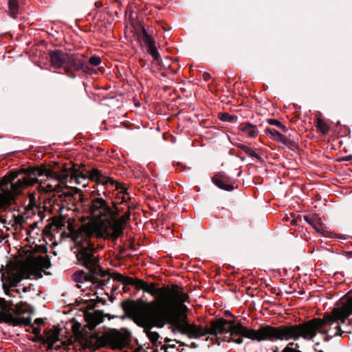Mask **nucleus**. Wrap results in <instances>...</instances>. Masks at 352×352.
<instances>
[{"label": "nucleus", "instance_id": "1", "mask_svg": "<svg viewBox=\"0 0 352 352\" xmlns=\"http://www.w3.org/2000/svg\"><path fill=\"white\" fill-rule=\"evenodd\" d=\"M352 314V298L340 307L334 308L331 314H325L322 318H313L307 322L292 325H281L272 327L263 325L258 329H248L241 323L234 324L233 321L221 318L212 321L210 326L203 327L194 323H189L183 335L189 338L196 339L205 336H218L223 333H229L230 338L236 344H241L243 338L241 336L250 338L252 340L261 342L265 340H298L300 338L306 340H313L318 333L327 334L328 330L326 325H331L340 321L344 324Z\"/></svg>", "mask_w": 352, "mask_h": 352}, {"label": "nucleus", "instance_id": "2", "mask_svg": "<svg viewBox=\"0 0 352 352\" xmlns=\"http://www.w3.org/2000/svg\"><path fill=\"white\" fill-rule=\"evenodd\" d=\"M144 292L157 296L150 302L128 300L123 302L124 311L136 324L148 325L155 322L157 325L170 324L173 330L184 334L189 327L187 307L184 305L188 296L183 288L174 285L171 289L157 288L155 283H147Z\"/></svg>", "mask_w": 352, "mask_h": 352}, {"label": "nucleus", "instance_id": "3", "mask_svg": "<svg viewBox=\"0 0 352 352\" xmlns=\"http://www.w3.org/2000/svg\"><path fill=\"white\" fill-rule=\"evenodd\" d=\"M19 175V173L12 172L1 179L0 208L8 206L25 188L37 182L39 183L38 190L41 192H62L65 197H69L71 194L65 191L67 182L80 184L81 179L85 180L86 178L102 184L110 182V177L104 175L98 169L86 170L83 173L80 168L77 169L74 165L71 166L63 165L60 173L40 168H30L24 177L19 179L16 183H12Z\"/></svg>", "mask_w": 352, "mask_h": 352}, {"label": "nucleus", "instance_id": "4", "mask_svg": "<svg viewBox=\"0 0 352 352\" xmlns=\"http://www.w3.org/2000/svg\"><path fill=\"white\" fill-rule=\"evenodd\" d=\"M91 220L72 233L75 243L92 241L93 237L104 239L110 236V207L102 198L94 199L89 207Z\"/></svg>", "mask_w": 352, "mask_h": 352}, {"label": "nucleus", "instance_id": "5", "mask_svg": "<svg viewBox=\"0 0 352 352\" xmlns=\"http://www.w3.org/2000/svg\"><path fill=\"white\" fill-rule=\"evenodd\" d=\"M78 247L77 258L79 263L85 266L89 273L82 270L76 272L73 275L74 280L77 283V286L83 292L90 291L96 293L95 289L98 286V283L95 281V276L104 277L109 274V270H103L98 264V260L94 256V243L93 241H84L82 243H76Z\"/></svg>", "mask_w": 352, "mask_h": 352}, {"label": "nucleus", "instance_id": "6", "mask_svg": "<svg viewBox=\"0 0 352 352\" xmlns=\"http://www.w3.org/2000/svg\"><path fill=\"white\" fill-rule=\"evenodd\" d=\"M104 316L98 310L87 311L85 313L86 324L82 327L77 321L72 323V329L78 340L85 343V345L92 349H96L110 344V330L102 333H94L91 331L103 321Z\"/></svg>", "mask_w": 352, "mask_h": 352}, {"label": "nucleus", "instance_id": "7", "mask_svg": "<svg viewBox=\"0 0 352 352\" xmlns=\"http://www.w3.org/2000/svg\"><path fill=\"white\" fill-rule=\"evenodd\" d=\"M111 241L120 237L130 218V210L127 201L130 199L126 188L122 184L111 178Z\"/></svg>", "mask_w": 352, "mask_h": 352}, {"label": "nucleus", "instance_id": "8", "mask_svg": "<svg viewBox=\"0 0 352 352\" xmlns=\"http://www.w3.org/2000/svg\"><path fill=\"white\" fill-rule=\"evenodd\" d=\"M50 267V260L42 256L36 257L31 263L10 262L6 266V271L1 273V278L2 281L6 280L10 285L15 286L22 279L28 278L34 267L44 270Z\"/></svg>", "mask_w": 352, "mask_h": 352}, {"label": "nucleus", "instance_id": "9", "mask_svg": "<svg viewBox=\"0 0 352 352\" xmlns=\"http://www.w3.org/2000/svg\"><path fill=\"white\" fill-rule=\"evenodd\" d=\"M29 309L27 305L17 304L14 309V311L10 312L5 300L0 298V322L8 323L13 326H30L32 328V333L38 335L41 329L32 324Z\"/></svg>", "mask_w": 352, "mask_h": 352}, {"label": "nucleus", "instance_id": "10", "mask_svg": "<svg viewBox=\"0 0 352 352\" xmlns=\"http://www.w3.org/2000/svg\"><path fill=\"white\" fill-rule=\"evenodd\" d=\"M49 54L50 63L53 67L56 69L63 67L67 72L72 71L76 54H67L60 50H54L51 51Z\"/></svg>", "mask_w": 352, "mask_h": 352}, {"label": "nucleus", "instance_id": "11", "mask_svg": "<svg viewBox=\"0 0 352 352\" xmlns=\"http://www.w3.org/2000/svg\"><path fill=\"white\" fill-rule=\"evenodd\" d=\"M131 342V333L125 329L117 330L111 329V349H122L129 345Z\"/></svg>", "mask_w": 352, "mask_h": 352}, {"label": "nucleus", "instance_id": "12", "mask_svg": "<svg viewBox=\"0 0 352 352\" xmlns=\"http://www.w3.org/2000/svg\"><path fill=\"white\" fill-rule=\"evenodd\" d=\"M111 279H113V280L120 282L123 284L134 285L138 288L141 289L143 291H144V289L146 285V282L144 281L143 280H134L132 278L126 277L122 275L121 274L117 273L116 272H111Z\"/></svg>", "mask_w": 352, "mask_h": 352}, {"label": "nucleus", "instance_id": "13", "mask_svg": "<svg viewBox=\"0 0 352 352\" xmlns=\"http://www.w3.org/2000/svg\"><path fill=\"white\" fill-rule=\"evenodd\" d=\"M86 63L82 54H76L74 62L73 63L72 71L82 70L87 74H93L96 72V69Z\"/></svg>", "mask_w": 352, "mask_h": 352}, {"label": "nucleus", "instance_id": "14", "mask_svg": "<svg viewBox=\"0 0 352 352\" xmlns=\"http://www.w3.org/2000/svg\"><path fill=\"white\" fill-rule=\"evenodd\" d=\"M142 39L147 48L148 53L153 58L154 60L159 61L160 56L155 47V42L154 39L147 34L144 29H143Z\"/></svg>", "mask_w": 352, "mask_h": 352}, {"label": "nucleus", "instance_id": "15", "mask_svg": "<svg viewBox=\"0 0 352 352\" xmlns=\"http://www.w3.org/2000/svg\"><path fill=\"white\" fill-rule=\"evenodd\" d=\"M305 221L309 223L317 232L323 234L324 224L322 218L318 214H312L304 216Z\"/></svg>", "mask_w": 352, "mask_h": 352}, {"label": "nucleus", "instance_id": "16", "mask_svg": "<svg viewBox=\"0 0 352 352\" xmlns=\"http://www.w3.org/2000/svg\"><path fill=\"white\" fill-rule=\"evenodd\" d=\"M212 181L215 185L223 190L230 191L234 188L230 178L223 174H216L213 177Z\"/></svg>", "mask_w": 352, "mask_h": 352}, {"label": "nucleus", "instance_id": "17", "mask_svg": "<svg viewBox=\"0 0 352 352\" xmlns=\"http://www.w3.org/2000/svg\"><path fill=\"white\" fill-rule=\"evenodd\" d=\"M238 128L239 130H240L243 133L248 135L249 138H255L258 135V133L257 126L250 122L241 123L239 125Z\"/></svg>", "mask_w": 352, "mask_h": 352}, {"label": "nucleus", "instance_id": "18", "mask_svg": "<svg viewBox=\"0 0 352 352\" xmlns=\"http://www.w3.org/2000/svg\"><path fill=\"white\" fill-rule=\"evenodd\" d=\"M138 324L139 326H141L144 328V331L146 332V336L148 338V339L150 340V341L152 342L153 344H156V342H157V340L160 338V336L157 332L153 331L152 328L154 326L157 327H162L164 325L160 326V325L156 324L155 322H151L148 325H142L140 324Z\"/></svg>", "mask_w": 352, "mask_h": 352}, {"label": "nucleus", "instance_id": "19", "mask_svg": "<svg viewBox=\"0 0 352 352\" xmlns=\"http://www.w3.org/2000/svg\"><path fill=\"white\" fill-rule=\"evenodd\" d=\"M8 14L13 19H16L19 14V5L18 0H8Z\"/></svg>", "mask_w": 352, "mask_h": 352}, {"label": "nucleus", "instance_id": "20", "mask_svg": "<svg viewBox=\"0 0 352 352\" xmlns=\"http://www.w3.org/2000/svg\"><path fill=\"white\" fill-rule=\"evenodd\" d=\"M278 142L283 144L287 148L294 150L296 148V144L294 141L292 140L289 138L281 134L276 140Z\"/></svg>", "mask_w": 352, "mask_h": 352}, {"label": "nucleus", "instance_id": "21", "mask_svg": "<svg viewBox=\"0 0 352 352\" xmlns=\"http://www.w3.org/2000/svg\"><path fill=\"white\" fill-rule=\"evenodd\" d=\"M241 151H243L244 153H245L247 155H248L250 157L258 158V155L257 154L256 149L253 147H251L249 145L246 144H241L239 146Z\"/></svg>", "mask_w": 352, "mask_h": 352}, {"label": "nucleus", "instance_id": "22", "mask_svg": "<svg viewBox=\"0 0 352 352\" xmlns=\"http://www.w3.org/2000/svg\"><path fill=\"white\" fill-rule=\"evenodd\" d=\"M316 127L319 131H320L323 134H325L329 131V126L327 123L321 118H317L316 120Z\"/></svg>", "mask_w": 352, "mask_h": 352}, {"label": "nucleus", "instance_id": "23", "mask_svg": "<svg viewBox=\"0 0 352 352\" xmlns=\"http://www.w3.org/2000/svg\"><path fill=\"white\" fill-rule=\"evenodd\" d=\"M65 219L63 217H54L52 219V226L56 227V229H61L65 226Z\"/></svg>", "mask_w": 352, "mask_h": 352}, {"label": "nucleus", "instance_id": "24", "mask_svg": "<svg viewBox=\"0 0 352 352\" xmlns=\"http://www.w3.org/2000/svg\"><path fill=\"white\" fill-rule=\"evenodd\" d=\"M220 119L224 122L234 123L236 122L238 118L236 116L230 115L228 113H223L221 115Z\"/></svg>", "mask_w": 352, "mask_h": 352}, {"label": "nucleus", "instance_id": "25", "mask_svg": "<svg viewBox=\"0 0 352 352\" xmlns=\"http://www.w3.org/2000/svg\"><path fill=\"white\" fill-rule=\"evenodd\" d=\"M47 340L49 342V345L51 347H54L55 344L58 341V333L56 332H53L52 336L47 337Z\"/></svg>", "mask_w": 352, "mask_h": 352}, {"label": "nucleus", "instance_id": "26", "mask_svg": "<svg viewBox=\"0 0 352 352\" xmlns=\"http://www.w3.org/2000/svg\"><path fill=\"white\" fill-rule=\"evenodd\" d=\"M101 63V58L99 56H93L89 59V64L92 67H97Z\"/></svg>", "mask_w": 352, "mask_h": 352}, {"label": "nucleus", "instance_id": "27", "mask_svg": "<svg viewBox=\"0 0 352 352\" xmlns=\"http://www.w3.org/2000/svg\"><path fill=\"white\" fill-rule=\"evenodd\" d=\"M265 132L267 133H270L275 140H276V139L281 135V133L277 130L271 128H267L265 129Z\"/></svg>", "mask_w": 352, "mask_h": 352}, {"label": "nucleus", "instance_id": "28", "mask_svg": "<svg viewBox=\"0 0 352 352\" xmlns=\"http://www.w3.org/2000/svg\"><path fill=\"white\" fill-rule=\"evenodd\" d=\"M294 342H289L287 346L283 350V352H302L298 349H294L292 346H294ZM319 352H323L322 351H320Z\"/></svg>", "mask_w": 352, "mask_h": 352}, {"label": "nucleus", "instance_id": "29", "mask_svg": "<svg viewBox=\"0 0 352 352\" xmlns=\"http://www.w3.org/2000/svg\"><path fill=\"white\" fill-rule=\"evenodd\" d=\"M268 123L271 125H274L278 127H279L281 124V122L280 121L275 120V119H270L268 120Z\"/></svg>", "mask_w": 352, "mask_h": 352}, {"label": "nucleus", "instance_id": "30", "mask_svg": "<svg viewBox=\"0 0 352 352\" xmlns=\"http://www.w3.org/2000/svg\"><path fill=\"white\" fill-rule=\"evenodd\" d=\"M335 329H336V332L333 333V336L341 335V333H340V332H341L340 327L339 325H337Z\"/></svg>", "mask_w": 352, "mask_h": 352}, {"label": "nucleus", "instance_id": "31", "mask_svg": "<svg viewBox=\"0 0 352 352\" xmlns=\"http://www.w3.org/2000/svg\"><path fill=\"white\" fill-rule=\"evenodd\" d=\"M210 77H211V76H210V74H208V73H207V72H205V73H204V74H203V78H204V80L205 81H208V80H210Z\"/></svg>", "mask_w": 352, "mask_h": 352}, {"label": "nucleus", "instance_id": "32", "mask_svg": "<svg viewBox=\"0 0 352 352\" xmlns=\"http://www.w3.org/2000/svg\"><path fill=\"white\" fill-rule=\"evenodd\" d=\"M43 319H41V318H36V319L35 320V321H34V324H34V325H35V324L40 325L41 324H42V323H43Z\"/></svg>", "mask_w": 352, "mask_h": 352}, {"label": "nucleus", "instance_id": "33", "mask_svg": "<svg viewBox=\"0 0 352 352\" xmlns=\"http://www.w3.org/2000/svg\"><path fill=\"white\" fill-rule=\"evenodd\" d=\"M123 100H124V97L122 94H120L119 96H118V98L116 99V100L120 103H122L123 102Z\"/></svg>", "mask_w": 352, "mask_h": 352}, {"label": "nucleus", "instance_id": "34", "mask_svg": "<svg viewBox=\"0 0 352 352\" xmlns=\"http://www.w3.org/2000/svg\"><path fill=\"white\" fill-rule=\"evenodd\" d=\"M278 128L281 129L284 132L287 131V128L285 125H283L282 123Z\"/></svg>", "mask_w": 352, "mask_h": 352}, {"label": "nucleus", "instance_id": "35", "mask_svg": "<svg viewBox=\"0 0 352 352\" xmlns=\"http://www.w3.org/2000/svg\"><path fill=\"white\" fill-rule=\"evenodd\" d=\"M105 316L108 317V318L110 319V315L107 314Z\"/></svg>", "mask_w": 352, "mask_h": 352}, {"label": "nucleus", "instance_id": "36", "mask_svg": "<svg viewBox=\"0 0 352 352\" xmlns=\"http://www.w3.org/2000/svg\"><path fill=\"white\" fill-rule=\"evenodd\" d=\"M114 1L118 3H119L118 0H114Z\"/></svg>", "mask_w": 352, "mask_h": 352}, {"label": "nucleus", "instance_id": "37", "mask_svg": "<svg viewBox=\"0 0 352 352\" xmlns=\"http://www.w3.org/2000/svg\"><path fill=\"white\" fill-rule=\"evenodd\" d=\"M116 289H114L113 287H111V291L113 290H115Z\"/></svg>", "mask_w": 352, "mask_h": 352}, {"label": "nucleus", "instance_id": "38", "mask_svg": "<svg viewBox=\"0 0 352 352\" xmlns=\"http://www.w3.org/2000/svg\"><path fill=\"white\" fill-rule=\"evenodd\" d=\"M351 254H352V251H351Z\"/></svg>", "mask_w": 352, "mask_h": 352}]
</instances>
